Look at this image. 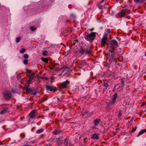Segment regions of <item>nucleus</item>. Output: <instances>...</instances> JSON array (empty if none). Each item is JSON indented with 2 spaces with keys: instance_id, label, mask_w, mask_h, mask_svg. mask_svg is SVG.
<instances>
[{
  "instance_id": "nucleus-10",
  "label": "nucleus",
  "mask_w": 146,
  "mask_h": 146,
  "mask_svg": "<svg viewBox=\"0 0 146 146\" xmlns=\"http://www.w3.org/2000/svg\"><path fill=\"white\" fill-rule=\"evenodd\" d=\"M46 89L48 91H53L55 92L56 90V87L50 86L48 85H46Z\"/></svg>"
},
{
  "instance_id": "nucleus-15",
  "label": "nucleus",
  "mask_w": 146,
  "mask_h": 146,
  "mask_svg": "<svg viewBox=\"0 0 146 146\" xmlns=\"http://www.w3.org/2000/svg\"><path fill=\"white\" fill-rule=\"evenodd\" d=\"M87 62L85 60H82L79 63V65L80 66H84L87 64Z\"/></svg>"
},
{
  "instance_id": "nucleus-29",
  "label": "nucleus",
  "mask_w": 146,
  "mask_h": 146,
  "mask_svg": "<svg viewBox=\"0 0 146 146\" xmlns=\"http://www.w3.org/2000/svg\"><path fill=\"white\" fill-rule=\"evenodd\" d=\"M57 143L58 145H61L62 144V142L58 140L57 141Z\"/></svg>"
},
{
  "instance_id": "nucleus-35",
  "label": "nucleus",
  "mask_w": 146,
  "mask_h": 146,
  "mask_svg": "<svg viewBox=\"0 0 146 146\" xmlns=\"http://www.w3.org/2000/svg\"><path fill=\"white\" fill-rule=\"evenodd\" d=\"M106 32L108 33H110V29H108L106 30Z\"/></svg>"
},
{
  "instance_id": "nucleus-51",
  "label": "nucleus",
  "mask_w": 146,
  "mask_h": 146,
  "mask_svg": "<svg viewBox=\"0 0 146 146\" xmlns=\"http://www.w3.org/2000/svg\"><path fill=\"white\" fill-rule=\"evenodd\" d=\"M57 99H58V100L59 101V98H57Z\"/></svg>"
},
{
  "instance_id": "nucleus-44",
  "label": "nucleus",
  "mask_w": 146,
  "mask_h": 146,
  "mask_svg": "<svg viewBox=\"0 0 146 146\" xmlns=\"http://www.w3.org/2000/svg\"><path fill=\"white\" fill-rule=\"evenodd\" d=\"M32 94L34 95H35L36 94V92H33V94Z\"/></svg>"
},
{
  "instance_id": "nucleus-28",
  "label": "nucleus",
  "mask_w": 146,
  "mask_h": 146,
  "mask_svg": "<svg viewBox=\"0 0 146 146\" xmlns=\"http://www.w3.org/2000/svg\"><path fill=\"white\" fill-rule=\"evenodd\" d=\"M47 52L46 50H44V52H43L42 53V54L45 56H46V53Z\"/></svg>"
},
{
  "instance_id": "nucleus-32",
  "label": "nucleus",
  "mask_w": 146,
  "mask_h": 146,
  "mask_svg": "<svg viewBox=\"0 0 146 146\" xmlns=\"http://www.w3.org/2000/svg\"><path fill=\"white\" fill-rule=\"evenodd\" d=\"M20 136L22 138H23L25 137V135L23 133H22L21 134Z\"/></svg>"
},
{
  "instance_id": "nucleus-41",
  "label": "nucleus",
  "mask_w": 146,
  "mask_h": 146,
  "mask_svg": "<svg viewBox=\"0 0 146 146\" xmlns=\"http://www.w3.org/2000/svg\"><path fill=\"white\" fill-rule=\"evenodd\" d=\"M27 84H31V83L30 82V80H29L28 81Z\"/></svg>"
},
{
  "instance_id": "nucleus-6",
  "label": "nucleus",
  "mask_w": 146,
  "mask_h": 146,
  "mask_svg": "<svg viewBox=\"0 0 146 146\" xmlns=\"http://www.w3.org/2000/svg\"><path fill=\"white\" fill-rule=\"evenodd\" d=\"M4 98L6 100H9L12 98L11 92L8 90L5 91L3 93Z\"/></svg>"
},
{
  "instance_id": "nucleus-52",
  "label": "nucleus",
  "mask_w": 146,
  "mask_h": 146,
  "mask_svg": "<svg viewBox=\"0 0 146 146\" xmlns=\"http://www.w3.org/2000/svg\"><path fill=\"white\" fill-rule=\"evenodd\" d=\"M93 114V112H92V114Z\"/></svg>"
},
{
  "instance_id": "nucleus-38",
  "label": "nucleus",
  "mask_w": 146,
  "mask_h": 146,
  "mask_svg": "<svg viewBox=\"0 0 146 146\" xmlns=\"http://www.w3.org/2000/svg\"><path fill=\"white\" fill-rule=\"evenodd\" d=\"M28 90V91H29L31 92H32L33 90H32L31 89H29L28 90Z\"/></svg>"
},
{
  "instance_id": "nucleus-1",
  "label": "nucleus",
  "mask_w": 146,
  "mask_h": 146,
  "mask_svg": "<svg viewBox=\"0 0 146 146\" xmlns=\"http://www.w3.org/2000/svg\"><path fill=\"white\" fill-rule=\"evenodd\" d=\"M92 48L88 46L85 47L81 46L80 49L76 52V54L79 56H81L85 53L90 54L92 51Z\"/></svg>"
},
{
  "instance_id": "nucleus-22",
  "label": "nucleus",
  "mask_w": 146,
  "mask_h": 146,
  "mask_svg": "<svg viewBox=\"0 0 146 146\" xmlns=\"http://www.w3.org/2000/svg\"><path fill=\"white\" fill-rule=\"evenodd\" d=\"M42 60V61L45 62L46 63H48V60L47 58H42L41 59Z\"/></svg>"
},
{
  "instance_id": "nucleus-34",
  "label": "nucleus",
  "mask_w": 146,
  "mask_h": 146,
  "mask_svg": "<svg viewBox=\"0 0 146 146\" xmlns=\"http://www.w3.org/2000/svg\"><path fill=\"white\" fill-rule=\"evenodd\" d=\"M121 116V111H120L119 113L118 116L119 117H120Z\"/></svg>"
},
{
  "instance_id": "nucleus-45",
  "label": "nucleus",
  "mask_w": 146,
  "mask_h": 146,
  "mask_svg": "<svg viewBox=\"0 0 146 146\" xmlns=\"http://www.w3.org/2000/svg\"><path fill=\"white\" fill-rule=\"evenodd\" d=\"M68 7L69 8H71V5H69L68 6Z\"/></svg>"
},
{
  "instance_id": "nucleus-18",
  "label": "nucleus",
  "mask_w": 146,
  "mask_h": 146,
  "mask_svg": "<svg viewBox=\"0 0 146 146\" xmlns=\"http://www.w3.org/2000/svg\"><path fill=\"white\" fill-rule=\"evenodd\" d=\"M68 139L66 137L64 140V144L66 146H67L68 145Z\"/></svg>"
},
{
  "instance_id": "nucleus-7",
  "label": "nucleus",
  "mask_w": 146,
  "mask_h": 146,
  "mask_svg": "<svg viewBox=\"0 0 146 146\" xmlns=\"http://www.w3.org/2000/svg\"><path fill=\"white\" fill-rule=\"evenodd\" d=\"M108 35L105 33L102 38L101 44L102 47H104L106 44V41L107 40Z\"/></svg>"
},
{
  "instance_id": "nucleus-17",
  "label": "nucleus",
  "mask_w": 146,
  "mask_h": 146,
  "mask_svg": "<svg viewBox=\"0 0 146 146\" xmlns=\"http://www.w3.org/2000/svg\"><path fill=\"white\" fill-rule=\"evenodd\" d=\"M146 132V129H144L140 131L139 132L137 136H139L141 135L144 133Z\"/></svg>"
},
{
  "instance_id": "nucleus-50",
  "label": "nucleus",
  "mask_w": 146,
  "mask_h": 146,
  "mask_svg": "<svg viewBox=\"0 0 146 146\" xmlns=\"http://www.w3.org/2000/svg\"><path fill=\"white\" fill-rule=\"evenodd\" d=\"M145 56L146 57V52L145 53Z\"/></svg>"
},
{
  "instance_id": "nucleus-27",
  "label": "nucleus",
  "mask_w": 146,
  "mask_h": 146,
  "mask_svg": "<svg viewBox=\"0 0 146 146\" xmlns=\"http://www.w3.org/2000/svg\"><path fill=\"white\" fill-rule=\"evenodd\" d=\"M29 57V56L27 54H25L24 55V57L26 59L27 58Z\"/></svg>"
},
{
  "instance_id": "nucleus-4",
  "label": "nucleus",
  "mask_w": 146,
  "mask_h": 146,
  "mask_svg": "<svg viewBox=\"0 0 146 146\" xmlns=\"http://www.w3.org/2000/svg\"><path fill=\"white\" fill-rule=\"evenodd\" d=\"M70 84V81L66 80L65 82L61 83L59 86L60 90H62L63 89L66 88L68 87Z\"/></svg>"
},
{
  "instance_id": "nucleus-49",
  "label": "nucleus",
  "mask_w": 146,
  "mask_h": 146,
  "mask_svg": "<svg viewBox=\"0 0 146 146\" xmlns=\"http://www.w3.org/2000/svg\"><path fill=\"white\" fill-rule=\"evenodd\" d=\"M93 30V29H91L90 30V31H92Z\"/></svg>"
},
{
  "instance_id": "nucleus-14",
  "label": "nucleus",
  "mask_w": 146,
  "mask_h": 146,
  "mask_svg": "<svg viewBox=\"0 0 146 146\" xmlns=\"http://www.w3.org/2000/svg\"><path fill=\"white\" fill-rule=\"evenodd\" d=\"M99 134H97L95 133L92 135L91 138L94 139H98L99 138Z\"/></svg>"
},
{
  "instance_id": "nucleus-25",
  "label": "nucleus",
  "mask_w": 146,
  "mask_h": 146,
  "mask_svg": "<svg viewBox=\"0 0 146 146\" xmlns=\"http://www.w3.org/2000/svg\"><path fill=\"white\" fill-rule=\"evenodd\" d=\"M30 29L31 31H35L36 29V28L33 26L31 27L30 28Z\"/></svg>"
},
{
  "instance_id": "nucleus-23",
  "label": "nucleus",
  "mask_w": 146,
  "mask_h": 146,
  "mask_svg": "<svg viewBox=\"0 0 146 146\" xmlns=\"http://www.w3.org/2000/svg\"><path fill=\"white\" fill-rule=\"evenodd\" d=\"M28 60L27 59H25L23 60V62L24 64L25 65H27V64L28 63Z\"/></svg>"
},
{
  "instance_id": "nucleus-8",
  "label": "nucleus",
  "mask_w": 146,
  "mask_h": 146,
  "mask_svg": "<svg viewBox=\"0 0 146 146\" xmlns=\"http://www.w3.org/2000/svg\"><path fill=\"white\" fill-rule=\"evenodd\" d=\"M58 65V64H54L49 66V68L50 70H53L55 69V71H58L60 70V69L58 68L57 66Z\"/></svg>"
},
{
  "instance_id": "nucleus-48",
  "label": "nucleus",
  "mask_w": 146,
  "mask_h": 146,
  "mask_svg": "<svg viewBox=\"0 0 146 146\" xmlns=\"http://www.w3.org/2000/svg\"><path fill=\"white\" fill-rule=\"evenodd\" d=\"M119 129L118 128H117L116 129V130L118 132V131L119 130Z\"/></svg>"
},
{
  "instance_id": "nucleus-21",
  "label": "nucleus",
  "mask_w": 146,
  "mask_h": 146,
  "mask_svg": "<svg viewBox=\"0 0 146 146\" xmlns=\"http://www.w3.org/2000/svg\"><path fill=\"white\" fill-rule=\"evenodd\" d=\"M44 131V129H38L36 132V133L39 134L40 133Z\"/></svg>"
},
{
  "instance_id": "nucleus-16",
  "label": "nucleus",
  "mask_w": 146,
  "mask_h": 146,
  "mask_svg": "<svg viewBox=\"0 0 146 146\" xmlns=\"http://www.w3.org/2000/svg\"><path fill=\"white\" fill-rule=\"evenodd\" d=\"M100 121V119L99 118L97 119L94 120V123L95 125H97L99 123Z\"/></svg>"
},
{
  "instance_id": "nucleus-5",
  "label": "nucleus",
  "mask_w": 146,
  "mask_h": 146,
  "mask_svg": "<svg viewBox=\"0 0 146 146\" xmlns=\"http://www.w3.org/2000/svg\"><path fill=\"white\" fill-rule=\"evenodd\" d=\"M36 111V110H34L30 112L29 115L30 118L28 121V122L31 121V119H33V121L35 119L36 117L37 114V113Z\"/></svg>"
},
{
  "instance_id": "nucleus-47",
  "label": "nucleus",
  "mask_w": 146,
  "mask_h": 146,
  "mask_svg": "<svg viewBox=\"0 0 146 146\" xmlns=\"http://www.w3.org/2000/svg\"><path fill=\"white\" fill-rule=\"evenodd\" d=\"M92 129H95V128H95V126H93V127H92Z\"/></svg>"
},
{
  "instance_id": "nucleus-40",
  "label": "nucleus",
  "mask_w": 146,
  "mask_h": 146,
  "mask_svg": "<svg viewBox=\"0 0 146 146\" xmlns=\"http://www.w3.org/2000/svg\"><path fill=\"white\" fill-rule=\"evenodd\" d=\"M145 105V102H143L142 103V105H141V107H143V106H144V105Z\"/></svg>"
},
{
  "instance_id": "nucleus-37",
  "label": "nucleus",
  "mask_w": 146,
  "mask_h": 146,
  "mask_svg": "<svg viewBox=\"0 0 146 146\" xmlns=\"http://www.w3.org/2000/svg\"><path fill=\"white\" fill-rule=\"evenodd\" d=\"M124 10H125V13L127 12L128 13H129L130 12L129 11V10H127V9H124Z\"/></svg>"
},
{
  "instance_id": "nucleus-20",
  "label": "nucleus",
  "mask_w": 146,
  "mask_h": 146,
  "mask_svg": "<svg viewBox=\"0 0 146 146\" xmlns=\"http://www.w3.org/2000/svg\"><path fill=\"white\" fill-rule=\"evenodd\" d=\"M134 2L135 3H143L144 1H145L146 0H133Z\"/></svg>"
},
{
  "instance_id": "nucleus-3",
  "label": "nucleus",
  "mask_w": 146,
  "mask_h": 146,
  "mask_svg": "<svg viewBox=\"0 0 146 146\" xmlns=\"http://www.w3.org/2000/svg\"><path fill=\"white\" fill-rule=\"evenodd\" d=\"M96 34L95 32H92L90 34H88L85 37V39L90 42L92 41L96 38Z\"/></svg>"
},
{
  "instance_id": "nucleus-46",
  "label": "nucleus",
  "mask_w": 146,
  "mask_h": 146,
  "mask_svg": "<svg viewBox=\"0 0 146 146\" xmlns=\"http://www.w3.org/2000/svg\"><path fill=\"white\" fill-rule=\"evenodd\" d=\"M3 145V143L1 142H0V145Z\"/></svg>"
},
{
  "instance_id": "nucleus-11",
  "label": "nucleus",
  "mask_w": 146,
  "mask_h": 146,
  "mask_svg": "<svg viewBox=\"0 0 146 146\" xmlns=\"http://www.w3.org/2000/svg\"><path fill=\"white\" fill-rule=\"evenodd\" d=\"M110 82L108 80H104L102 85L104 87V89H107L109 86V83Z\"/></svg>"
},
{
  "instance_id": "nucleus-2",
  "label": "nucleus",
  "mask_w": 146,
  "mask_h": 146,
  "mask_svg": "<svg viewBox=\"0 0 146 146\" xmlns=\"http://www.w3.org/2000/svg\"><path fill=\"white\" fill-rule=\"evenodd\" d=\"M118 44V42L115 40H112L110 41L107 48L109 50V51L113 53L115 49L117 47Z\"/></svg>"
},
{
  "instance_id": "nucleus-42",
  "label": "nucleus",
  "mask_w": 146,
  "mask_h": 146,
  "mask_svg": "<svg viewBox=\"0 0 146 146\" xmlns=\"http://www.w3.org/2000/svg\"><path fill=\"white\" fill-rule=\"evenodd\" d=\"M111 56L112 57H113L114 56V54H111Z\"/></svg>"
},
{
  "instance_id": "nucleus-19",
  "label": "nucleus",
  "mask_w": 146,
  "mask_h": 146,
  "mask_svg": "<svg viewBox=\"0 0 146 146\" xmlns=\"http://www.w3.org/2000/svg\"><path fill=\"white\" fill-rule=\"evenodd\" d=\"M8 109L5 108V109L2 110L0 113V114H2L5 113L7 111Z\"/></svg>"
},
{
  "instance_id": "nucleus-39",
  "label": "nucleus",
  "mask_w": 146,
  "mask_h": 146,
  "mask_svg": "<svg viewBox=\"0 0 146 146\" xmlns=\"http://www.w3.org/2000/svg\"><path fill=\"white\" fill-rule=\"evenodd\" d=\"M40 117H42V118H43V117L42 116L39 115V116H38V117H37V119H38L40 118Z\"/></svg>"
},
{
  "instance_id": "nucleus-33",
  "label": "nucleus",
  "mask_w": 146,
  "mask_h": 146,
  "mask_svg": "<svg viewBox=\"0 0 146 146\" xmlns=\"http://www.w3.org/2000/svg\"><path fill=\"white\" fill-rule=\"evenodd\" d=\"M47 99H48L46 97L45 98H43L42 100V102H44V101H46V100H47Z\"/></svg>"
},
{
  "instance_id": "nucleus-13",
  "label": "nucleus",
  "mask_w": 146,
  "mask_h": 146,
  "mask_svg": "<svg viewBox=\"0 0 146 146\" xmlns=\"http://www.w3.org/2000/svg\"><path fill=\"white\" fill-rule=\"evenodd\" d=\"M118 14L120 17H124L126 15L125 10L123 9L121 11L119 12Z\"/></svg>"
},
{
  "instance_id": "nucleus-43",
  "label": "nucleus",
  "mask_w": 146,
  "mask_h": 146,
  "mask_svg": "<svg viewBox=\"0 0 146 146\" xmlns=\"http://www.w3.org/2000/svg\"><path fill=\"white\" fill-rule=\"evenodd\" d=\"M23 146H32L31 145H23Z\"/></svg>"
},
{
  "instance_id": "nucleus-30",
  "label": "nucleus",
  "mask_w": 146,
  "mask_h": 146,
  "mask_svg": "<svg viewBox=\"0 0 146 146\" xmlns=\"http://www.w3.org/2000/svg\"><path fill=\"white\" fill-rule=\"evenodd\" d=\"M137 128V127H135L134 128H133V130L131 131L132 132H134L136 130V129Z\"/></svg>"
},
{
  "instance_id": "nucleus-26",
  "label": "nucleus",
  "mask_w": 146,
  "mask_h": 146,
  "mask_svg": "<svg viewBox=\"0 0 146 146\" xmlns=\"http://www.w3.org/2000/svg\"><path fill=\"white\" fill-rule=\"evenodd\" d=\"M21 39L20 37H17L16 39V42H19Z\"/></svg>"
},
{
  "instance_id": "nucleus-24",
  "label": "nucleus",
  "mask_w": 146,
  "mask_h": 146,
  "mask_svg": "<svg viewBox=\"0 0 146 146\" xmlns=\"http://www.w3.org/2000/svg\"><path fill=\"white\" fill-rule=\"evenodd\" d=\"M26 50L24 48H22L21 50L20 51V52L21 53H23Z\"/></svg>"
},
{
  "instance_id": "nucleus-31",
  "label": "nucleus",
  "mask_w": 146,
  "mask_h": 146,
  "mask_svg": "<svg viewBox=\"0 0 146 146\" xmlns=\"http://www.w3.org/2000/svg\"><path fill=\"white\" fill-rule=\"evenodd\" d=\"M121 85L122 86H124V82L123 81V80L122 79H121Z\"/></svg>"
},
{
  "instance_id": "nucleus-36",
  "label": "nucleus",
  "mask_w": 146,
  "mask_h": 146,
  "mask_svg": "<svg viewBox=\"0 0 146 146\" xmlns=\"http://www.w3.org/2000/svg\"><path fill=\"white\" fill-rule=\"evenodd\" d=\"M111 7H110L108 8V13H110V9H111Z\"/></svg>"
},
{
  "instance_id": "nucleus-12",
  "label": "nucleus",
  "mask_w": 146,
  "mask_h": 146,
  "mask_svg": "<svg viewBox=\"0 0 146 146\" xmlns=\"http://www.w3.org/2000/svg\"><path fill=\"white\" fill-rule=\"evenodd\" d=\"M62 132V130L60 129H55L52 132L53 135H56L59 134Z\"/></svg>"
},
{
  "instance_id": "nucleus-9",
  "label": "nucleus",
  "mask_w": 146,
  "mask_h": 146,
  "mask_svg": "<svg viewBox=\"0 0 146 146\" xmlns=\"http://www.w3.org/2000/svg\"><path fill=\"white\" fill-rule=\"evenodd\" d=\"M117 94L116 93H115L113 95L112 101H110L109 103V104L110 105H112L115 103V101L117 98Z\"/></svg>"
},
{
  "instance_id": "nucleus-53",
  "label": "nucleus",
  "mask_w": 146,
  "mask_h": 146,
  "mask_svg": "<svg viewBox=\"0 0 146 146\" xmlns=\"http://www.w3.org/2000/svg\"><path fill=\"white\" fill-rule=\"evenodd\" d=\"M14 93V92L12 91Z\"/></svg>"
}]
</instances>
